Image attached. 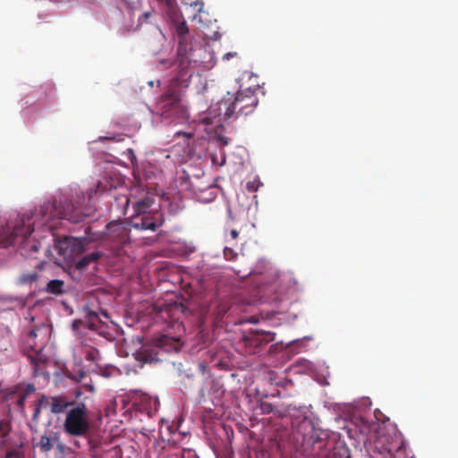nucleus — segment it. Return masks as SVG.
Wrapping results in <instances>:
<instances>
[{
	"label": "nucleus",
	"mask_w": 458,
	"mask_h": 458,
	"mask_svg": "<svg viewBox=\"0 0 458 458\" xmlns=\"http://www.w3.org/2000/svg\"><path fill=\"white\" fill-rule=\"evenodd\" d=\"M11 431V423L7 420L0 419V437L4 438L8 436Z\"/></svg>",
	"instance_id": "a878e982"
},
{
	"label": "nucleus",
	"mask_w": 458,
	"mask_h": 458,
	"mask_svg": "<svg viewBox=\"0 0 458 458\" xmlns=\"http://www.w3.org/2000/svg\"><path fill=\"white\" fill-rule=\"evenodd\" d=\"M202 7H203V4H199V9H198V10H199V12H201Z\"/></svg>",
	"instance_id": "37998d69"
},
{
	"label": "nucleus",
	"mask_w": 458,
	"mask_h": 458,
	"mask_svg": "<svg viewBox=\"0 0 458 458\" xmlns=\"http://www.w3.org/2000/svg\"><path fill=\"white\" fill-rule=\"evenodd\" d=\"M151 13L149 12H146L144 13L140 18H139V21L140 23L141 24L142 22L146 21L149 17H150Z\"/></svg>",
	"instance_id": "f704fd0d"
},
{
	"label": "nucleus",
	"mask_w": 458,
	"mask_h": 458,
	"mask_svg": "<svg viewBox=\"0 0 458 458\" xmlns=\"http://www.w3.org/2000/svg\"><path fill=\"white\" fill-rule=\"evenodd\" d=\"M181 136H182L185 139V140H189V139H191L192 137V134L187 133V132H182V131H177L174 134V137H176V138H179Z\"/></svg>",
	"instance_id": "473e14b6"
},
{
	"label": "nucleus",
	"mask_w": 458,
	"mask_h": 458,
	"mask_svg": "<svg viewBox=\"0 0 458 458\" xmlns=\"http://www.w3.org/2000/svg\"><path fill=\"white\" fill-rule=\"evenodd\" d=\"M35 390L36 388L33 384H28L25 387V392L23 394H26L27 396L29 394L34 393Z\"/></svg>",
	"instance_id": "72a5a7b5"
},
{
	"label": "nucleus",
	"mask_w": 458,
	"mask_h": 458,
	"mask_svg": "<svg viewBox=\"0 0 458 458\" xmlns=\"http://www.w3.org/2000/svg\"><path fill=\"white\" fill-rule=\"evenodd\" d=\"M37 331L30 330L23 344V352L30 360L31 363L38 366L42 361L40 358V352L43 350V343L38 344L37 339Z\"/></svg>",
	"instance_id": "9d476101"
},
{
	"label": "nucleus",
	"mask_w": 458,
	"mask_h": 458,
	"mask_svg": "<svg viewBox=\"0 0 458 458\" xmlns=\"http://www.w3.org/2000/svg\"><path fill=\"white\" fill-rule=\"evenodd\" d=\"M89 429L90 423L86 404L75 403L66 413L64 422V432L71 437H85Z\"/></svg>",
	"instance_id": "7ed1b4c3"
},
{
	"label": "nucleus",
	"mask_w": 458,
	"mask_h": 458,
	"mask_svg": "<svg viewBox=\"0 0 458 458\" xmlns=\"http://www.w3.org/2000/svg\"><path fill=\"white\" fill-rule=\"evenodd\" d=\"M26 398V394L17 392H11L6 395V401L12 404L15 403L21 411L24 409Z\"/></svg>",
	"instance_id": "412c9836"
},
{
	"label": "nucleus",
	"mask_w": 458,
	"mask_h": 458,
	"mask_svg": "<svg viewBox=\"0 0 458 458\" xmlns=\"http://www.w3.org/2000/svg\"><path fill=\"white\" fill-rule=\"evenodd\" d=\"M83 311H84V313L86 315V318L88 319L89 327L90 329L97 328L98 323L99 322V314L97 311L91 310V308L89 307V304H86L83 307Z\"/></svg>",
	"instance_id": "aec40b11"
},
{
	"label": "nucleus",
	"mask_w": 458,
	"mask_h": 458,
	"mask_svg": "<svg viewBox=\"0 0 458 458\" xmlns=\"http://www.w3.org/2000/svg\"><path fill=\"white\" fill-rule=\"evenodd\" d=\"M74 405H75V402H73V401L68 402L64 397H62V396H55V397L51 398V403H50L51 412L55 413V414L62 413V412L65 411V410L69 406L72 407Z\"/></svg>",
	"instance_id": "4468645a"
},
{
	"label": "nucleus",
	"mask_w": 458,
	"mask_h": 458,
	"mask_svg": "<svg viewBox=\"0 0 458 458\" xmlns=\"http://www.w3.org/2000/svg\"><path fill=\"white\" fill-rule=\"evenodd\" d=\"M142 400L148 403V406H147L145 410L149 416H152L153 413H156L159 407V401L157 398H153L148 395H143Z\"/></svg>",
	"instance_id": "4be33fe9"
},
{
	"label": "nucleus",
	"mask_w": 458,
	"mask_h": 458,
	"mask_svg": "<svg viewBox=\"0 0 458 458\" xmlns=\"http://www.w3.org/2000/svg\"><path fill=\"white\" fill-rule=\"evenodd\" d=\"M183 208L182 201L180 199L171 201L168 206V212L171 215L179 213Z\"/></svg>",
	"instance_id": "bb28decb"
},
{
	"label": "nucleus",
	"mask_w": 458,
	"mask_h": 458,
	"mask_svg": "<svg viewBox=\"0 0 458 458\" xmlns=\"http://www.w3.org/2000/svg\"><path fill=\"white\" fill-rule=\"evenodd\" d=\"M165 217L162 213L155 212L144 214L142 216H132L130 225L137 230H150L155 232L162 226Z\"/></svg>",
	"instance_id": "1a4fd4ad"
},
{
	"label": "nucleus",
	"mask_w": 458,
	"mask_h": 458,
	"mask_svg": "<svg viewBox=\"0 0 458 458\" xmlns=\"http://www.w3.org/2000/svg\"><path fill=\"white\" fill-rule=\"evenodd\" d=\"M130 223L113 221L106 227V239L113 244L112 248L120 253L123 247L130 242Z\"/></svg>",
	"instance_id": "0eeeda50"
},
{
	"label": "nucleus",
	"mask_w": 458,
	"mask_h": 458,
	"mask_svg": "<svg viewBox=\"0 0 458 458\" xmlns=\"http://www.w3.org/2000/svg\"><path fill=\"white\" fill-rule=\"evenodd\" d=\"M157 109L162 117L178 121L186 118V108L182 102L181 94L176 90H168L157 102Z\"/></svg>",
	"instance_id": "39448f33"
},
{
	"label": "nucleus",
	"mask_w": 458,
	"mask_h": 458,
	"mask_svg": "<svg viewBox=\"0 0 458 458\" xmlns=\"http://www.w3.org/2000/svg\"><path fill=\"white\" fill-rule=\"evenodd\" d=\"M38 277L37 273L25 274L21 276V282L24 284H32L38 280Z\"/></svg>",
	"instance_id": "c85d7f7f"
},
{
	"label": "nucleus",
	"mask_w": 458,
	"mask_h": 458,
	"mask_svg": "<svg viewBox=\"0 0 458 458\" xmlns=\"http://www.w3.org/2000/svg\"><path fill=\"white\" fill-rule=\"evenodd\" d=\"M260 340H262L263 345L267 344L270 342H273L276 337V334L274 332L269 331H256Z\"/></svg>",
	"instance_id": "393cba45"
},
{
	"label": "nucleus",
	"mask_w": 458,
	"mask_h": 458,
	"mask_svg": "<svg viewBox=\"0 0 458 458\" xmlns=\"http://www.w3.org/2000/svg\"><path fill=\"white\" fill-rule=\"evenodd\" d=\"M32 216L23 215L18 216L14 224L7 223L0 227V248L14 245L15 241L21 239L20 252L27 258H37V253L42 248L40 242L30 238L33 232Z\"/></svg>",
	"instance_id": "f257e3e1"
},
{
	"label": "nucleus",
	"mask_w": 458,
	"mask_h": 458,
	"mask_svg": "<svg viewBox=\"0 0 458 458\" xmlns=\"http://www.w3.org/2000/svg\"><path fill=\"white\" fill-rule=\"evenodd\" d=\"M99 189H100V184H98V185H97V188H96V190H95V191H96V192H97V191H99Z\"/></svg>",
	"instance_id": "c03bdc74"
},
{
	"label": "nucleus",
	"mask_w": 458,
	"mask_h": 458,
	"mask_svg": "<svg viewBox=\"0 0 458 458\" xmlns=\"http://www.w3.org/2000/svg\"><path fill=\"white\" fill-rule=\"evenodd\" d=\"M41 216L47 220L61 218L78 223L81 221V211L71 201L66 199L64 202L47 201L40 208Z\"/></svg>",
	"instance_id": "20e7f679"
},
{
	"label": "nucleus",
	"mask_w": 458,
	"mask_h": 458,
	"mask_svg": "<svg viewBox=\"0 0 458 458\" xmlns=\"http://www.w3.org/2000/svg\"><path fill=\"white\" fill-rule=\"evenodd\" d=\"M260 409L263 413L269 414L275 412V407L272 403L262 402L260 403Z\"/></svg>",
	"instance_id": "c756f323"
},
{
	"label": "nucleus",
	"mask_w": 458,
	"mask_h": 458,
	"mask_svg": "<svg viewBox=\"0 0 458 458\" xmlns=\"http://www.w3.org/2000/svg\"><path fill=\"white\" fill-rule=\"evenodd\" d=\"M99 352L97 348L89 346L85 349V359L89 361L96 362L98 360Z\"/></svg>",
	"instance_id": "5701e85b"
},
{
	"label": "nucleus",
	"mask_w": 458,
	"mask_h": 458,
	"mask_svg": "<svg viewBox=\"0 0 458 458\" xmlns=\"http://www.w3.org/2000/svg\"><path fill=\"white\" fill-rule=\"evenodd\" d=\"M45 252H46V253L49 252V249H48V248H46V249H45Z\"/></svg>",
	"instance_id": "49530a36"
},
{
	"label": "nucleus",
	"mask_w": 458,
	"mask_h": 458,
	"mask_svg": "<svg viewBox=\"0 0 458 458\" xmlns=\"http://www.w3.org/2000/svg\"><path fill=\"white\" fill-rule=\"evenodd\" d=\"M243 342L245 346L250 349V352H255L257 349L264 346L256 331L244 336Z\"/></svg>",
	"instance_id": "2eb2a0df"
},
{
	"label": "nucleus",
	"mask_w": 458,
	"mask_h": 458,
	"mask_svg": "<svg viewBox=\"0 0 458 458\" xmlns=\"http://www.w3.org/2000/svg\"><path fill=\"white\" fill-rule=\"evenodd\" d=\"M230 235H231L232 239L235 240V239L238 238L239 233H238V231L236 229H232L230 231Z\"/></svg>",
	"instance_id": "c9c22d12"
},
{
	"label": "nucleus",
	"mask_w": 458,
	"mask_h": 458,
	"mask_svg": "<svg viewBox=\"0 0 458 458\" xmlns=\"http://www.w3.org/2000/svg\"><path fill=\"white\" fill-rule=\"evenodd\" d=\"M196 61L191 59V56L187 52L186 47H178L177 53V74L172 81L174 87L188 88L191 78L193 74L194 65Z\"/></svg>",
	"instance_id": "423d86ee"
},
{
	"label": "nucleus",
	"mask_w": 458,
	"mask_h": 458,
	"mask_svg": "<svg viewBox=\"0 0 458 458\" xmlns=\"http://www.w3.org/2000/svg\"><path fill=\"white\" fill-rule=\"evenodd\" d=\"M46 292L55 295L64 293V282L60 279L50 280L46 286Z\"/></svg>",
	"instance_id": "a211bd4d"
},
{
	"label": "nucleus",
	"mask_w": 458,
	"mask_h": 458,
	"mask_svg": "<svg viewBox=\"0 0 458 458\" xmlns=\"http://www.w3.org/2000/svg\"><path fill=\"white\" fill-rule=\"evenodd\" d=\"M80 324H81L80 320H74L73 323H72L73 329L79 328Z\"/></svg>",
	"instance_id": "a19ab883"
},
{
	"label": "nucleus",
	"mask_w": 458,
	"mask_h": 458,
	"mask_svg": "<svg viewBox=\"0 0 458 458\" xmlns=\"http://www.w3.org/2000/svg\"><path fill=\"white\" fill-rule=\"evenodd\" d=\"M385 451H386L388 454H390L391 456H394V450H393L392 448H390V447H386V448H385Z\"/></svg>",
	"instance_id": "ea45409f"
},
{
	"label": "nucleus",
	"mask_w": 458,
	"mask_h": 458,
	"mask_svg": "<svg viewBox=\"0 0 458 458\" xmlns=\"http://www.w3.org/2000/svg\"><path fill=\"white\" fill-rule=\"evenodd\" d=\"M84 387H85L88 391H89V392H93V391H94V386H93V385H91V384H85V385H84Z\"/></svg>",
	"instance_id": "58836bf2"
},
{
	"label": "nucleus",
	"mask_w": 458,
	"mask_h": 458,
	"mask_svg": "<svg viewBox=\"0 0 458 458\" xmlns=\"http://www.w3.org/2000/svg\"><path fill=\"white\" fill-rule=\"evenodd\" d=\"M259 88L252 89L247 88L240 89L235 96L227 94L219 102V110L224 111V115L226 118H232L238 115H248L255 110L259 104V98L256 91Z\"/></svg>",
	"instance_id": "f03ea898"
},
{
	"label": "nucleus",
	"mask_w": 458,
	"mask_h": 458,
	"mask_svg": "<svg viewBox=\"0 0 458 458\" xmlns=\"http://www.w3.org/2000/svg\"><path fill=\"white\" fill-rule=\"evenodd\" d=\"M175 32L179 38V47H185L184 41L189 33V28L184 19L173 23Z\"/></svg>",
	"instance_id": "dca6fc26"
},
{
	"label": "nucleus",
	"mask_w": 458,
	"mask_h": 458,
	"mask_svg": "<svg viewBox=\"0 0 458 458\" xmlns=\"http://www.w3.org/2000/svg\"><path fill=\"white\" fill-rule=\"evenodd\" d=\"M246 187L249 191L254 192L258 190L259 185L256 181L248 182Z\"/></svg>",
	"instance_id": "7c9ffc66"
},
{
	"label": "nucleus",
	"mask_w": 458,
	"mask_h": 458,
	"mask_svg": "<svg viewBox=\"0 0 458 458\" xmlns=\"http://www.w3.org/2000/svg\"><path fill=\"white\" fill-rule=\"evenodd\" d=\"M157 355L158 352L152 347H144L134 354L135 359L141 363L157 362L160 360Z\"/></svg>",
	"instance_id": "ddd939ff"
},
{
	"label": "nucleus",
	"mask_w": 458,
	"mask_h": 458,
	"mask_svg": "<svg viewBox=\"0 0 458 458\" xmlns=\"http://www.w3.org/2000/svg\"><path fill=\"white\" fill-rule=\"evenodd\" d=\"M51 434H52V436L43 435L40 437L39 442L37 444V445L44 453H47V452L51 450V448H52V441H57L58 440L57 433L52 432Z\"/></svg>",
	"instance_id": "6ab92c4d"
},
{
	"label": "nucleus",
	"mask_w": 458,
	"mask_h": 458,
	"mask_svg": "<svg viewBox=\"0 0 458 458\" xmlns=\"http://www.w3.org/2000/svg\"><path fill=\"white\" fill-rule=\"evenodd\" d=\"M101 256L102 254L99 251H93L90 254L85 255L76 262L75 267L82 270L90 263L97 261Z\"/></svg>",
	"instance_id": "f3484780"
},
{
	"label": "nucleus",
	"mask_w": 458,
	"mask_h": 458,
	"mask_svg": "<svg viewBox=\"0 0 458 458\" xmlns=\"http://www.w3.org/2000/svg\"><path fill=\"white\" fill-rule=\"evenodd\" d=\"M224 257L226 260H229V261H233L237 259V252L232 249V248H229V247H225L224 249Z\"/></svg>",
	"instance_id": "cd10ccee"
},
{
	"label": "nucleus",
	"mask_w": 458,
	"mask_h": 458,
	"mask_svg": "<svg viewBox=\"0 0 458 458\" xmlns=\"http://www.w3.org/2000/svg\"><path fill=\"white\" fill-rule=\"evenodd\" d=\"M55 248L64 260L72 261L76 257L84 252L85 240L67 236L64 239L56 240Z\"/></svg>",
	"instance_id": "6e6552de"
},
{
	"label": "nucleus",
	"mask_w": 458,
	"mask_h": 458,
	"mask_svg": "<svg viewBox=\"0 0 458 458\" xmlns=\"http://www.w3.org/2000/svg\"><path fill=\"white\" fill-rule=\"evenodd\" d=\"M48 403H49V399L46 395H42L40 397V399L38 400V403L36 405V407L34 409V412H33V416H32L34 420H38V418L40 414V411H41V408L45 407Z\"/></svg>",
	"instance_id": "b1692460"
},
{
	"label": "nucleus",
	"mask_w": 458,
	"mask_h": 458,
	"mask_svg": "<svg viewBox=\"0 0 458 458\" xmlns=\"http://www.w3.org/2000/svg\"><path fill=\"white\" fill-rule=\"evenodd\" d=\"M237 54L236 53H232V52H229L227 54L225 55L224 58L225 59H230L231 57H233L235 56Z\"/></svg>",
	"instance_id": "4c0bfd02"
},
{
	"label": "nucleus",
	"mask_w": 458,
	"mask_h": 458,
	"mask_svg": "<svg viewBox=\"0 0 458 458\" xmlns=\"http://www.w3.org/2000/svg\"><path fill=\"white\" fill-rule=\"evenodd\" d=\"M105 140H114V141H120L122 140L123 139L121 138V136H113V137H106V138H104Z\"/></svg>",
	"instance_id": "e433bc0d"
},
{
	"label": "nucleus",
	"mask_w": 458,
	"mask_h": 458,
	"mask_svg": "<svg viewBox=\"0 0 458 458\" xmlns=\"http://www.w3.org/2000/svg\"><path fill=\"white\" fill-rule=\"evenodd\" d=\"M85 377H86V372H85V371H83V370H80V371H79V373H78V375H76V376H72V379H73V380H75V381L80 382V381H81V380H82V378H84Z\"/></svg>",
	"instance_id": "2f4dec72"
},
{
	"label": "nucleus",
	"mask_w": 458,
	"mask_h": 458,
	"mask_svg": "<svg viewBox=\"0 0 458 458\" xmlns=\"http://www.w3.org/2000/svg\"><path fill=\"white\" fill-rule=\"evenodd\" d=\"M100 314L106 318H109L108 313L106 310H101Z\"/></svg>",
	"instance_id": "79ce46f5"
},
{
	"label": "nucleus",
	"mask_w": 458,
	"mask_h": 458,
	"mask_svg": "<svg viewBox=\"0 0 458 458\" xmlns=\"http://www.w3.org/2000/svg\"><path fill=\"white\" fill-rule=\"evenodd\" d=\"M143 196H138L133 193V191L131 192L130 197L127 199V203L131 202L132 204L134 214L133 216H142L144 214H148V209L154 204L155 198L148 192H144L142 190Z\"/></svg>",
	"instance_id": "9b49d317"
},
{
	"label": "nucleus",
	"mask_w": 458,
	"mask_h": 458,
	"mask_svg": "<svg viewBox=\"0 0 458 458\" xmlns=\"http://www.w3.org/2000/svg\"><path fill=\"white\" fill-rule=\"evenodd\" d=\"M309 443L311 445V449L310 451L306 450L309 455L319 457L326 456L325 450L327 449L328 443L327 438H322L318 434H313L310 437L308 444Z\"/></svg>",
	"instance_id": "f8f14e48"
},
{
	"label": "nucleus",
	"mask_w": 458,
	"mask_h": 458,
	"mask_svg": "<svg viewBox=\"0 0 458 458\" xmlns=\"http://www.w3.org/2000/svg\"><path fill=\"white\" fill-rule=\"evenodd\" d=\"M37 267H39V268H41V267H42V263L38 264V265H37Z\"/></svg>",
	"instance_id": "a18cd8bd"
}]
</instances>
